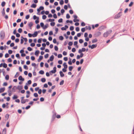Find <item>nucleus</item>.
<instances>
[{"mask_svg": "<svg viewBox=\"0 0 134 134\" xmlns=\"http://www.w3.org/2000/svg\"><path fill=\"white\" fill-rule=\"evenodd\" d=\"M112 32L111 30H110L108 31H107L105 32L103 34V36L104 37H107L108 35L109 34H110Z\"/></svg>", "mask_w": 134, "mask_h": 134, "instance_id": "f257e3e1", "label": "nucleus"}, {"mask_svg": "<svg viewBox=\"0 0 134 134\" xmlns=\"http://www.w3.org/2000/svg\"><path fill=\"white\" fill-rule=\"evenodd\" d=\"M0 37L2 40L3 39L5 36V32L3 30L1 31L0 32Z\"/></svg>", "mask_w": 134, "mask_h": 134, "instance_id": "f03ea898", "label": "nucleus"}, {"mask_svg": "<svg viewBox=\"0 0 134 134\" xmlns=\"http://www.w3.org/2000/svg\"><path fill=\"white\" fill-rule=\"evenodd\" d=\"M101 34V33L99 31H96L94 34V36L96 37H98Z\"/></svg>", "mask_w": 134, "mask_h": 134, "instance_id": "7ed1b4c3", "label": "nucleus"}, {"mask_svg": "<svg viewBox=\"0 0 134 134\" xmlns=\"http://www.w3.org/2000/svg\"><path fill=\"white\" fill-rule=\"evenodd\" d=\"M121 15L122 12H120L118 14L115 15L114 18L115 19H117L119 18Z\"/></svg>", "mask_w": 134, "mask_h": 134, "instance_id": "20e7f679", "label": "nucleus"}, {"mask_svg": "<svg viewBox=\"0 0 134 134\" xmlns=\"http://www.w3.org/2000/svg\"><path fill=\"white\" fill-rule=\"evenodd\" d=\"M97 44H93L92 45H89L88 46L89 48H90L91 49H93L97 47Z\"/></svg>", "mask_w": 134, "mask_h": 134, "instance_id": "39448f33", "label": "nucleus"}, {"mask_svg": "<svg viewBox=\"0 0 134 134\" xmlns=\"http://www.w3.org/2000/svg\"><path fill=\"white\" fill-rule=\"evenodd\" d=\"M106 27L105 26H102L100 27L98 29V30L99 31H101L104 29Z\"/></svg>", "mask_w": 134, "mask_h": 134, "instance_id": "423d86ee", "label": "nucleus"}, {"mask_svg": "<svg viewBox=\"0 0 134 134\" xmlns=\"http://www.w3.org/2000/svg\"><path fill=\"white\" fill-rule=\"evenodd\" d=\"M28 25L30 27V29H31V27L32 25H33V23L32 22H30L29 23Z\"/></svg>", "mask_w": 134, "mask_h": 134, "instance_id": "0eeeda50", "label": "nucleus"}, {"mask_svg": "<svg viewBox=\"0 0 134 134\" xmlns=\"http://www.w3.org/2000/svg\"><path fill=\"white\" fill-rule=\"evenodd\" d=\"M18 80L20 81H24V78H23L20 75L18 77Z\"/></svg>", "mask_w": 134, "mask_h": 134, "instance_id": "6e6552de", "label": "nucleus"}, {"mask_svg": "<svg viewBox=\"0 0 134 134\" xmlns=\"http://www.w3.org/2000/svg\"><path fill=\"white\" fill-rule=\"evenodd\" d=\"M43 58V57L42 55H40L37 61L38 62H40Z\"/></svg>", "mask_w": 134, "mask_h": 134, "instance_id": "1a4fd4ad", "label": "nucleus"}, {"mask_svg": "<svg viewBox=\"0 0 134 134\" xmlns=\"http://www.w3.org/2000/svg\"><path fill=\"white\" fill-rule=\"evenodd\" d=\"M86 50V49L85 48H82L81 49H79V52H85Z\"/></svg>", "mask_w": 134, "mask_h": 134, "instance_id": "9d476101", "label": "nucleus"}, {"mask_svg": "<svg viewBox=\"0 0 134 134\" xmlns=\"http://www.w3.org/2000/svg\"><path fill=\"white\" fill-rule=\"evenodd\" d=\"M40 51L38 50H37L35 51V54L36 56H38V54L40 53Z\"/></svg>", "mask_w": 134, "mask_h": 134, "instance_id": "9b49d317", "label": "nucleus"}, {"mask_svg": "<svg viewBox=\"0 0 134 134\" xmlns=\"http://www.w3.org/2000/svg\"><path fill=\"white\" fill-rule=\"evenodd\" d=\"M33 34V37H35L37 36L38 35L37 32V31H35L34 32V34Z\"/></svg>", "mask_w": 134, "mask_h": 134, "instance_id": "f8f14e48", "label": "nucleus"}, {"mask_svg": "<svg viewBox=\"0 0 134 134\" xmlns=\"http://www.w3.org/2000/svg\"><path fill=\"white\" fill-rule=\"evenodd\" d=\"M23 88V87L22 86L19 85L17 87H16V88L17 89H18L19 90H22Z\"/></svg>", "mask_w": 134, "mask_h": 134, "instance_id": "ddd939ff", "label": "nucleus"}, {"mask_svg": "<svg viewBox=\"0 0 134 134\" xmlns=\"http://www.w3.org/2000/svg\"><path fill=\"white\" fill-rule=\"evenodd\" d=\"M80 78H79L77 82V83L76 84V87H75V89H76V88H77V86H78V85L79 83V82H80Z\"/></svg>", "mask_w": 134, "mask_h": 134, "instance_id": "4468645a", "label": "nucleus"}, {"mask_svg": "<svg viewBox=\"0 0 134 134\" xmlns=\"http://www.w3.org/2000/svg\"><path fill=\"white\" fill-rule=\"evenodd\" d=\"M59 73L61 77H63L64 76V74L63 73V71H59Z\"/></svg>", "mask_w": 134, "mask_h": 134, "instance_id": "2eb2a0df", "label": "nucleus"}, {"mask_svg": "<svg viewBox=\"0 0 134 134\" xmlns=\"http://www.w3.org/2000/svg\"><path fill=\"white\" fill-rule=\"evenodd\" d=\"M16 89H17L16 86H14L12 89V91L14 92H15L16 91Z\"/></svg>", "mask_w": 134, "mask_h": 134, "instance_id": "dca6fc26", "label": "nucleus"}, {"mask_svg": "<svg viewBox=\"0 0 134 134\" xmlns=\"http://www.w3.org/2000/svg\"><path fill=\"white\" fill-rule=\"evenodd\" d=\"M56 115V114L55 113V114H53V115L52 117V120H51L52 121H53L54 120L55 118Z\"/></svg>", "mask_w": 134, "mask_h": 134, "instance_id": "f3484780", "label": "nucleus"}, {"mask_svg": "<svg viewBox=\"0 0 134 134\" xmlns=\"http://www.w3.org/2000/svg\"><path fill=\"white\" fill-rule=\"evenodd\" d=\"M54 58V56L53 55H51L49 58V60H51V61H52Z\"/></svg>", "mask_w": 134, "mask_h": 134, "instance_id": "a211bd4d", "label": "nucleus"}, {"mask_svg": "<svg viewBox=\"0 0 134 134\" xmlns=\"http://www.w3.org/2000/svg\"><path fill=\"white\" fill-rule=\"evenodd\" d=\"M48 26L49 25L47 23L45 25H44V26L43 27V29H45L48 28Z\"/></svg>", "mask_w": 134, "mask_h": 134, "instance_id": "6ab92c4d", "label": "nucleus"}, {"mask_svg": "<svg viewBox=\"0 0 134 134\" xmlns=\"http://www.w3.org/2000/svg\"><path fill=\"white\" fill-rule=\"evenodd\" d=\"M5 90V88L4 87L0 88V93L3 92Z\"/></svg>", "mask_w": 134, "mask_h": 134, "instance_id": "aec40b11", "label": "nucleus"}, {"mask_svg": "<svg viewBox=\"0 0 134 134\" xmlns=\"http://www.w3.org/2000/svg\"><path fill=\"white\" fill-rule=\"evenodd\" d=\"M18 97V96L16 94H14L13 96L12 97V98L13 99L15 100Z\"/></svg>", "mask_w": 134, "mask_h": 134, "instance_id": "412c9836", "label": "nucleus"}, {"mask_svg": "<svg viewBox=\"0 0 134 134\" xmlns=\"http://www.w3.org/2000/svg\"><path fill=\"white\" fill-rule=\"evenodd\" d=\"M37 5L35 3H33L31 5V7L32 8H35L36 7Z\"/></svg>", "mask_w": 134, "mask_h": 134, "instance_id": "4be33fe9", "label": "nucleus"}, {"mask_svg": "<svg viewBox=\"0 0 134 134\" xmlns=\"http://www.w3.org/2000/svg\"><path fill=\"white\" fill-rule=\"evenodd\" d=\"M2 13V14L3 16H4L5 15V10L4 8H3L2 12H1Z\"/></svg>", "mask_w": 134, "mask_h": 134, "instance_id": "5701e85b", "label": "nucleus"}, {"mask_svg": "<svg viewBox=\"0 0 134 134\" xmlns=\"http://www.w3.org/2000/svg\"><path fill=\"white\" fill-rule=\"evenodd\" d=\"M63 66H64V68H67L68 65L66 64V62H64L63 64Z\"/></svg>", "mask_w": 134, "mask_h": 134, "instance_id": "b1692460", "label": "nucleus"}, {"mask_svg": "<svg viewBox=\"0 0 134 134\" xmlns=\"http://www.w3.org/2000/svg\"><path fill=\"white\" fill-rule=\"evenodd\" d=\"M98 41V40L96 38H95L94 39H93L92 40V43H94L97 42Z\"/></svg>", "mask_w": 134, "mask_h": 134, "instance_id": "393cba45", "label": "nucleus"}, {"mask_svg": "<svg viewBox=\"0 0 134 134\" xmlns=\"http://www.w3.org/2000/svg\"><path fill=\"white\" fill-rule=\"evenodd\" d=\"M6 128H4L2 132V134H6Z\"/></svg>", "mask_w": 134, "mask_h": 134, "instance_id": "a878e982", "label": "nucleus"}, {"mask_svg": "<svg viewBox=\"0 0 134 134\" xmlns=\"http://www.w3.org/2000/svg\"><path fill=\"white\" fill-rule=\"evenodd\" d=\"M39 74L41 75H43L44 74V71L43 70H40L39 72Z\"/></svg>", "mask_w": 134, "mask_h": 134, "instance_id": "bb28decb", "label": "nucleus"}, {"mask_svg": "<svg viewBox=\"0 0 134 134\" xmlns=\"http://www.w3.org/2000/svg\"><path fill=\"white\" fill-rule=\"evenodd\" d=\"M7 65L5 63H3V67L4 68H6L7 67Z\"/></svg>", "mask_w": 134, "mask_h": 134, "instance_id": "cd10ccee", "label": "nucleus"}, {"mask_svg": "<svg viewBox=\"0 0 134 134\" xmlns=\"http://www.w3.org/2000/svg\"><path fill=\"white\" fill-rule=\"evenodd\" d=\"M32 81L31 80H28L26 84V85H30Z\"/></svg>", "mask_w": 134, "mask_h": 134, "instance_id": "c85d7f7f", "label": "nucleus"}, {"mask_svg": "<svg viewBox=\"0 0 134 134\" xmlns=\"http://www.w3.org/2000/svg\"><path fill=\"white\" fill-rule=\"evenodd\" d=\"M64 38V37L62 36H60L59 37V39L61 41H62L63 40Z\"/></svg>", "mask_w": 134, "mask_h": 134, "instance_id": "c756f323", "label": "nucleus"}, {"mask_svg": "<svg viewBox=\"0 0 134 134\" xmlns=\"http://www.w3.org/2000/svg\"><path fill=\"white\" fill-rule=\"evenodd\" d=\"M5 2L4 1H3L1 3V5L2 7H4L5 6Z\"/></svg>", "mask_w": 134, "mask_h": 134, "instance_id": "7c9ffc66", "label": "nucleus"}, {"mask_svg": "<svg viewBox=\"0 0 134 134\" xmlns=\"http://www.w3.org/2000/svg\"><path fill=\"white\" fill-rule=\"evenodd\" d=\"M74 67L72 66H70L69 67V71H71L72 69H73Z\"/></svg>", "mask_w": 134, "mask_h": 134, "instance_id": "2f4dec72", "label": "nucleus"}, {"mask_svg": "<svg viewBox=\"0 0 134 134\" xmlns=\"http://www.w3.org/2000/svg\"><path fill=\"white\" fill-rule=\"evenodd\" d=\"M41 81L42 82L44 83L46 82V79L44 78H43L41 79Z\"/></svg>", "mask_w": 134, "mask_h": 134, "instance_id": "473e14b6", "label": "nucleus"}, {"mask_svg": "<svg viewBox=\"0 0 134 134\" xmlns=\"http://www.w3.org/2000/svg\"><path fill=\"white\" fill-rule=\"evenodd\" d=\"M19 72H17L15 75L14 76V77L15 78H17L19 76Z\"/></svg>", "mask_w": 134, "mask_h": 134, "instance_id": "72a5a7b5", "label": "nucleus"}, {"mask_svg": "<svg viewBox=\"0 0 134 134\" xmlns=\"http://www.w3.org/2000/svg\"><path fill=\"white\" fill-rule=\"evenodd\" d=\"M5 79L7 80H8L9 79V76L8 75H6L5 77Z\"/></svg>", "mask_w": 134, "mask_h": 134, "instance_id": "f704fd0d", "label": "nucleus"}, {"mask_svg": "<svg viewBox=\"0 0 134 134\" xmlns=\"http://www.w3.org/2000/svg\"><path fill=\"white\" fill-rule=\"evenodd\" d=\"M78 53L80 54V55L81 58H82L84 54L83 53H82L81 52H79V51H78Z\"/></svg>", "mask_w": 134, "mask_h": 134, "instance_id": "c9c22d12", "label": "nucleus"}, {"mask_svg": "<svg viewBox=\"0 0 134 134\" xmlns=\"http://www.w3.org/2000/svg\"><path fill=\"white\" fill-rule=\"evenodd\" d=\"M64 3V1L63 0H60L59 2L60 4L62 5Z\"/></svg>", "mask_w": 134, "mask_h": 134, "instance_id": "e433bc0d", "label": "nucleus"}, {"mask_svg": "<svg viewBox=\"0 0 134 134\" xmlns=\"http://www.w3.org/2000/svg\"><path fill=\"white\" fill-rule=\"evenodd\" d=\"M39 18L38 17V19H37L35 21V23L36 24H37L39 23Z\"/></svg>", "mask_w": 134, "mask_h": 134, "instance_id": "4c0bfd02", "label": "nucleus"}, {"mask_svg": "<svg viewBox=\"0 0 134 134\" xmlns=\"http://www.w3.org/2000/svg\"><path fill=\"white\" fill-rule=\"evenodd\" d=\"M22 29L21 28H19L18 29V32L19 33H21L22 32Z\"/></svg>", "mask_w": 134, "mask_h": 134, "instance_id": "58836bf2", "label": "nucleus"}, {"mask_svg": "<svg viewBox=\"0 0 134 134\" xmlns=\"http://www.w3.org/2000/svg\"><path fill=\"white\" fill-rule=\"evenodd\" d=\"M27 49L29 51H31L33 49L32 48H31L30 47H27Z\"/></svg>", "mask_w": 134, "mask_h": 134, "instance_id": "ea45409f", "label": "nucleus"}, {"mask_svg": "<svg viewBox=\"0 0 134 134\" xmlns=\"http://www.w3.org/2000/svg\"><path fill=\"white\" fill-rule=\"evenodd\" d=\"M24 68L26 70H28V67L27 65H24L23 66Z\"/></svg>", "mask_w": 134, "mask_h": 134, "instance_id": "a19ab883", "label": "nucleus"}, {"mask_svg": "<svg viewBox=\"0 0 134 134\" xmlns=\"http://www.w3.org/2000/svg\"><path fill=\"white\" fill-rule=\"evenodd\" d=\"M60 12L63 15L64 13L65 12V11L64 9H61Z\"/></svg>", "mask_w": 134, "mask_h": 134, "instance_id": "79ce46f5", "label": "nucleus"}, {"mask_svg": "<svg viewBox=\"0 0 134 134\" xmlns=\"http://www.w3.org/2000/svg\"><path fill=\"white\" fill-rule=\"evenodd\" d=\"M42 38H39L37 41V42L39 43H41L42 42Z\"/></svg>", "mask_w": 134, "mask_h": 134, "instance_id": "37998d69", "label": "nucleus"}, {"mask_svg": "<svg viewBox=\"0 0 134 134\" xmlns=\"http://www.w3.org/2000/svg\"><path fill=\"white\" fill-rule=\"evenodd\" d=\"M82 34H83V33H78L77 34V36L78 37H80Z\"/></svg>", "mask_w": 134, "mask_h": 134, "instance_id": "c03bdc74", "label": "nucleus"}, {"mask_svg": "<svg viewBox=\"0 0 134 134\" xmlns=\"http://www.w3.org/2000/svg\"><path fill=\"white\" fill-rule=\"evenodd\" d=\"M55 23L54 22H52L50 23V25L52 26H54L55 25Z\"/></svg>", "mask_w": 134, "mask_h": 134, "instance_id": "a18cd8bd", "label": "nucleus"}, {"mask_svg": "<svg viewBox=\"0 0 134 134\" xmlns=\"http://www.w3.org/2000/svg\"><path fill=\"white\" fill-rule=\"evenodd\" d=\"M16 57L18 58V59H20V54L19 53H17L16 55Z\"/></svg>", "mask_w": 134, "mask_h": 134, "instance_id": "49530a36", "label": "nucleus"}, {"mask_svg": "<svg viewBox=\"0 0 134 134\" xmlns=\"http://www.w3.org/2000/svg\"><path fill=\"white\" fill-rule=\"evenodd\" d=\"M34 96L35 97H37L38 96V95L37 93H35L34 94Z\"/></svg>", "mask_w": 134, "mask_h": 134, "instance_id": "de8ad7c7", "label": "nucleus"}, {"mask_svg": "<svg viewBox=\"0 0 134 134\" xmlns=\"http://www.w3.org/2000/svg\"><path fill=\"white\" fill-rule=\"evenodd\" d=\"M64 80H62L60 82L59 85H63V84H64Z\"/></svg>", "mask_w": 134, "mask_h": 134, "instance_id": "09e8293b", "label": "nucleus"}, {"mask_svg": "<svg viewBox=\"0 0 134 134\" xmlns=\"http://www.w3.org/2000/svg\"><path fill=\"white\" fill-rule=\"evenodd\" d=\"M79 42L81 44L84 41L82 39H81L79 40Z\"/></svg>", "mask_w": 134, "mask_h": 134, "instance_id": "8fccbe9b", "label": "nucleus"}, {"mask_svg": "<svg viewBox=\"0 0 134 134\" xmlns=\"http://www.w3.org/2000/svg\"><path fill=\"white\" fill-rule=\"evenodd\" d=\"M54 49L56 51H57L58 50V48L57 46H55L54 47Z\"/></svg>", "mask_w": 134, "mask_h": 134, "instance_id": "3c124183", "label": "nucleus"}, {"mask_svg": "<svg viewBox=\"0 0 134 134\" xmlns=\"http://www.w3.org/2000/svg\"><path fill=\"white\" fill-rule=\"evenodd\" d=\"M74 27L73 26H71L70 27V30L71 31H72L74 30Z\"/></svg>", "mask_w": 134, "mask_h": 134, "instance_id": "603ef678", "label": "nucleus"}, {"mask_svg": "<svg viewBox=\"0 0 134 134\" xmlns=\"http://www.w3.org/2000/svg\"><path fill=\"white\" fill-rule=\"evenodd\" d=\"M47 18V16L45 15H43L42 16V19L43 20Z\"/></svg>", "mask_w": 134, "mask_h": 134, "instance_id": "864d4df0", "label": "nucleus"}, {"mask_svg": "<svg viewBox=\"0 0 134 134\" xmlns=\"http://www.w3.org/2000/svg\"><path fill=\"white\" fill-rule=\"evenodd\" d=\"M12 60L10 58H9L8 59L7 61L8 63H11L12 62Z\"/></svg>", "mask_w": 134, "mask_h": 134, "instance_id": "5fc2aeb1", "label": "nucleus"}, {"mask_svg": "<svg viewBox=\"0 0 134 134\" xmlns=\"http://www.w3.org/2000/svg\"><path fill=\"white\" fill-rule=\"evenodd\" d=\"M35 45V43H32L30 44V46L32 47H34Z\"/></svg>", "mask_w": 134, "mask_h": 134, "instance_id": "6e6d98bb", "label": "nucleus"}, {"mask_svg": "<svg viewBox=\"0 0 134 134\" xmlns=\"http://www.w3.org/2000/svg\"><path fill=\"white\" fill-rule=\"evenodd\" d=\"M55 19H48V21L49 22H53L54 21Z\"/></svg>", "mask_w": 134, "mask_h": 134, "instance_id": "4d7b16f0", "label": "nucleus"}, {"mask_svg": "<svg viewBox=\"0 0 134 134\" xmlns=\"http://www.w3.org/2000/svg\"><path fill=\"white\" fill-rule=\"evenodd\" d=\"M6 49V48H4V47L2 46H1L0 47V49L1 50H2L4 49V50H5Z\"/></svg>", "mask_w": 134, "mask_h": 134, "instance_id": "13d9d810", "label": "nucleus"}, {"mask_svg": "<svg viewBox=\"0 0 134 134\" xmlns=\"http://www.w3.org/2000/svg\"><path fill=\"white\" fill-rule=\"evenodd\" d=\"M73 44V42L72 41H70L68 43V45L69 46H71Z\"/></svg>", "mask_w": 134, "mask_h": 134, "instance_id": "bf43d9fd", "label": "nucleus"}, {"mask_svg": "<svg viewBox=\"0 0 134 134\" xmlns=\"http://www.w3.org/2000/svg\"><path fill=\"white\" fill-rule=\"evenodd\" d=\"M63 20V19L62 18H60L58 20V21L59 23H61L62 22Z\"/></svg>", "mask_w": 134, "mask_h": 134, "instance_id": "052dcab7", "label": "nucleus"}, {"mask_svg": "<svg viewBox=\"0 0 134 134\" xmlns=\"http://www.w3.org/2000/svg\"><path fill=\"white\" fill-rule=\"evenodd\" d=\"M66 17L67 19H69L70 18V16L69 14H66Z\"/></svg>", "mask_w": 134, "mask_h": 134, "instance_id": "680f3d73", "label": "nucleus"}, {"mask_svg": "<svg viewBox=\"0 0 134 134\" xmlns=\"http://www.w3.org/2000/svg\"><path fill=\"white\" fill-rule=\"evenodd\" d=\"M38 17H37L36 15H34V16H33V19L34 20H36V19H38Z\"/></svg>", "mask_w": 134, "mask_h": 134, "instance_id": "e2e57ef3", "label": "nucleus"}, {"mask_svg": "<svg viewBox=\"0 0 134 134\" xmlns=\"http://www.w3.org/2000/svg\"><path fill=\"white\" fill-rule=\"evenodd\" d=\"M49 54L48 53L46 54V55H45L44 56V57L45 58H47L49 56Z\"/></svg>", "mask_w": 134, "mask_h": 134, "instance_id": "0e129e2a", "label": "nucleus"}, {"mask_svg": "<svg viewBox=\"0 0 134 134\" xmlns=\"http://www.w3.org/2000/svg\"><path fill=\"white\" fill-rule=\"evenodd\" d=\"M62 62L63 61L62 60H59L58 61V63L60 64H62Z\"/></svg>", "mask_w": 134, "mask_h": 134, "instance_id": "69168bd1", "label": "nucleus"}, {"mask_svg": "<svg viewBox=\"0 0 134 134\" xmlns=\"http://www.w3.org/2000/svg\"><path fill=\"white\" fill-rule=\"evenodd\" d=\"M67 68H63L62 69V71L63 72H65L67 71Z\"/></svg>", "mask_w": 134, "mask_h": 134, "instance_id": "338daca9", "label": "nucleus"}, {"mask_svg": "<svg viewBox=\"0 0 134 134\" xmlns=\"http://www.w3.org/2000/svg\"><path fill=\"white\" fill-rule=\"evenodd\" d=\"M15 39V37L14 35H12V36L11 37V39L13 40H14Z\"/></svg>", "mask_w": 134, "mask_h": 134, "instance_id": "774afa93", "label": "nucleus"}]
</instances>
